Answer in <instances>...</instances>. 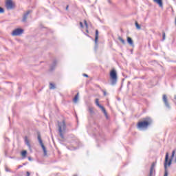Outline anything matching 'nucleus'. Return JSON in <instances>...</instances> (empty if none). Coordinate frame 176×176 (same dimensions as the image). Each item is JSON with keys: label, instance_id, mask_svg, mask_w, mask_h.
Wrapping results in <instances>:
<instances>
[{"label": "nucleus", "instance_id": "nucleus-1", "mask_svg": "<svg viewBox=\"0 0 176 176\" xmlns=\"http://www.w3.org/2000/svg\"><path fill=\"white\" fill-rule=\"evenodd\" d=\"M152 123H153V120H152L151 117H146L143 118L142 121L138 122L137 128L139 130L148 129L149 126H151Z\"/></svg>", "mask_w": 176, "mask_h": 176}, {"label": "nucleus", "instance_id": "nucleus-35", "mask_svg": "<svg viewBox=\"0 0 176 176\" xmlns=\"http://www.w3.org/2000/svg\"><path fill=\"white\" fill-rule=\"evenodd\" d=\"M21 167H23V166H22V165H19V166H18V168H21Z\"/></svg>", "mask_w": 176, "mask_h": 176}, {"label": "nucleus", "instance_id": "nucleus-19", "mask_svg": "<svg viewBox=\"0 0 176 176\" xmlns=\"http://www.w3.org/2000/svg\"><path fill=\"white\" fill-rule=\"evenodd\" d=\"M89 112L90 115H94V109L93 107H89Z\"/></svg>", "mask_w": 176, "mask_h": 176}, {"label": "nucleus", "instance_id": "nucleus-14", "mask_svg": "<svg viewBox=\"0 0 176 176\" xmlns=\"http://www.w3.org/2000/svg\"><path fill=\"white\" fill-rule=\"evenodd\" d=\"M126 41L130 46H134V42L133 41V38H131V37H127Z\"/></svg>", "mask_w": 176, "mask_h": 176}, {"label": "nucleus", "instance_id": "nucleus-34", "mask_svg": "<svg viewBox=\"0 0 176 176\" xmlns=\"http://www.w3.org/2000/svg\"><path fill=\"white\" fill-rule=\"evenodd\" d=\"M28 160H30V161H32V159L31 158V157H28Z\"/></svg>", "mask_w": 176, "mask_h": 176}, {"label": "nucleus", "instance_id": "nucleus-17", "mask_svg": "<svg viewBox=\"0 0 176 176\" xmlns=\"http://www.w3.org/2000/svg\"><path fill=\"white\" fill-rule=\"evenodd\" d=\"M78 100H79V93H77V94L74 96L73 101L74 102H78Z\"/></svg>", "mask_w": 176, "mask_h": 176}, {"label": "nucleus", "instance_id": "nucleus-39", "mask_svg": "<svg viewBox=\"0 0 176 176\" xmlns=\"http://www.w3.org/2000/svg\"><path fill=\"white\" fill-rule=\"evenodd\" d=\"M109 3H111V0H108Z\"/></svg>", "mask_w": 176, "mask_h": 176}, {"label": "nucleus", "instance_id": "nucleus-33", "mask_svg": "<svg viewBox=\"0 0 176 176\" xmlns=\"http://www.w3.org/2000/svg\"><path fill=\"white\" fill-rule=\"evenodd\" d=\"M102 92H103L104 96H107V91L103 90Z\"/></svg>", "mask_w": 176, "mask_h": 176}, {"label": "nucleus", "instance_id": "nucleus-7", "mask_svg": "<svg viewBox=\"0 0 176 176\" xmlns=\"http://www.w3.org/2000/svg\"><path fill=\"white\" fill-rule=\"evenodd\" d=\"M23 32H24V30H23L21 28H16L12 32V36H18L19 35H21V34H23Z\"/></svg>", "mask_w": 176, "mask_h": 176}, {"label": "nucleus", "instance_id": "nucleus-3", "mask_svg": "<svg viewBox=\"0 0 176 176\" xmlns=\"http://www.w3.org/2000/svg\"><path fill=\"white\" fill-rule=\"evenodd\" d=\"M110 81L111 86H116L118 83V73L115 69H111L110 72Z\"/></svg>", "mask_w": 176, "mask_h": 176}, {"label": "nucleus", "instance_id": "nucleus-11", "mask_svg": "<svg viewBox=\"0 0 176 176\" xmlns=\"http://www.w3.org/2000/svg\"><path fill=\"white\" fill-rule=\"evenodd\" d=\"M24 140H25V145H27V146L29 148L30 151H31L32 150L31 144L30 143V140H28V137L25 136Z\"/></svg>", "mask_w": 176, "mask_h": 176}, {"label": "nucleus", "instance_id": "nucleus-10", "mask_svg": "<svg viewBox=\"0 0 176 176\" xmlns=\"http://www.w3.org/2000/svg\"><path fill=\"white\" fill-rule=\"evenodd\" d=\"M56 66H57V60H54L52 64L50 65V70L54 71V69H56Z\"/></svg>", "mask_w": 176, "mask_h": 176}, {"label": "nucleus", "instance_id": "nucleus-41", "mask_svg": "<svg viewBox=\"0 0 176 176\" xmlns=\"http://www.w3.org/2000/svg\"><path fill=\"white\" fill-rule=\"evenodd\" d=\"M76 149H77V148H76V147H74V150H76Z\"/></svg>", "mask_w": 176, "mask_h": 176}, {"label": "nucleus", "instance_id": "nucleus-42", "mask_svg": "<svg viewBox=\"0 0 176 176\" xmlns=\"http://www.w3.org/2000/svg\"><path fill=\"white\" fill-rule=\"evenodd\" d=\"M175 104H176V102L175 101Z\"/></svg>", "mask_w": 176, "mask_h": 176}, {"label": "nucleus", "instance_id": "nucleus-27", "mask_svg": "<svg viewBox=\"0 0 176 176\" xmlns=\"http://www.w3.org/2000/svg\"><path fill=\"white\" fill-rule=\"evenodd\" d=\"M0 13H5V10L2 7H0Z\"/></svg>", "mask_w": 176, "mask_h": 176}, {"label": "nucleus", "instance_id": "nucleus-22", "mask_svg": "<svg viewBox=\"0 0 176 176\" xmlns=\"http://www.w3.org/2000/svg\"><path fill=\"white\" fill-rule=\"evenodd\" d=\"M155 167H156V162H153L151 166L150 170H155Z\"/></svg>", "mask_w": 176, "mask_h": 176}, {"label": "nucleus", "instance_id": "nucleus-9", "mask_svg": "<svg viewBox=\"0 0 176 176\" xmlns=\"http://www.w3.org/2000/svg\"><path fill=\"white\" fill-rule=\"evenodd\" d=\"M162 100L166 108L170 109V104H168V100H167V96L163 95Z\"/></svg>", "mask_w": 176, "mask_h": 176}, {"label": "nucleus", "instance_id": "nucleus-40", "mask_svg": "<svg viewBox=\"0 0 176 176\" xmlns=\"http://www.w3.org/2000/svg\"><path fill=\"white\" fill-rule=\"evenodd\" d=\"M174 98H175V100H176V95H175Z\"/></svg>", "mask_w": 176, "mask_h": 176}, {"label": "nucleus", "instance_id": "nucleus-37", "mask_svg": "<svg viewBox=\"0 0 176 176\" xmlns=\"http://www.w3.org/2000/svg\"><path fill=\"white\" fill-rule=\"evenodd\" d=\"M86 32H87V34H89V29H87V30H86Z\"/></svg>", "mask_w": 176, "mask_h": 176}, {"label": "nucleus", "instance_id": "nucleus-20", "mask_svg": "<svg viewBox=\"0 0 176 176\" xmlns=\"http://www.w3.org/2000/svg\"><path fill=\"white\" fill-rule=\"evenodd\" d=\"M118 39L120 40V41L122 43V45H126V41H124V39H123V38L119 36Z\"/></svg>", "mask_w": 176, "mask_h": 176}, {"label": "nucleus", "instance_id": "nucleus-18", "mask_svg": "<svg viewBox=\"0 0 176 176\" xmlns=\"http://www.w3.org/2000/svg\"><path fill=\"white\" fill-rule=\"evenodd\" d=\"M54 89H56V85L50 82V90H54Z\"/></svg>", "mask_w": 176, "mask_h": 176}, {"label": "nucleus", "instance_id": "nucleus-23", "mask_svg": "<svg viewBox=\"0 0 176 176\" xmlns=\"http://www.w3.org/2000/svg\"><path fill=\"white\" fill-rule=\"evenodd\" d=\"M135 25L138 30H141V25H140V24H138V22L135 21Z\"/></svg>", "mask_w": 176, "mask_h": 176}, {"label": "nucleus", "instance_id": "nucleus-2", "mask_svg": "<svg viewBox=\"0 0 176 176\" xmlns=\"http://www.w3.org/2000/svg\"><path fill=\"white\" fill-rule=\"evenodd\" d=\"M58 133L60 138L63 140L64 134L67 129V124H65V121L63 120V122H58Z\"/></svg>", "mask_w": 176, "mask_h": 176}, {"label": "nucleus", "instance_id": "nucleus-6", "mask_svg": "<svg viewBox=\"0 0 176 176\" xmlns=\"http://www.w3.org/2000/svg\"><path fill=\"white\" fill-rule=\"evenodd\" d=\"M6 8L8 10H12V9H14V4H13V1L7 0L6 2Z\"/></svg>", "mask_w": 176, "mask_h": 176}, {"label": "nucleus", "instance_id": "nucleus-30", "mask_svg": "<svg viewBox=\"0 0 176 176\" xmlns=\"http://www.w3.org/2000/svg\"><path fill=\"white\" fill-rule=\"evenodd\" d=\"M80 27H81V28H83V23L80 22Z\"/></svg>", "mask_w": 176, "mask_h": 176}, {"label": "nucleus", "instance_id": "nucleus-38", "mask_svg": "<svg viewBox=\"0 0 176 176\" xmlns=\"http://www.w3.org/2000/svg\"><path fill=\"white\" fill-rule=\"evenodd\" d=\"M86 36H88L89 38H90V36L87 34H85Z\"/></svg>", "mask_w": 176, "mask_h": 176}, {"label": "nucleus", "instance_id": "nucleus-16", "mask_svg": "<svg viewBox=\"0 0 176 176\" xmlns=\"http://www.w3.org/2000/svg\"><path fill=\"white\" fill-rule=\"evenodd\" d=\"M99 108L102 110L104 116H106V118H108V113H107V110L105 109V107H104V106H101Z\"/></svg>", "mask_w": 176, "mask_h": 176}, {"label": "nucleus", "instance_id": "nucleus-8", "mask_svg": "<svg viewBox=\"0 0 176 176\" xmlns=\"http://www.w3.org/2000/svg\"><path fill=\"white\" fill-rule=\"evenodd\" d=\"M32 11V10H28L23 16L22 19V23H27V19H28V15L30 13H31Z\"/></svg>", "mask_w": 176, "mask_h": 176}, {"label": "nucleus", "instance_id": "nucleus-24", "mask_svg": "<svg viewBox=\"0 0 176 176\" xmlns=\"http://www.w3.org/2000/svg\"><path fill=\"white\" fill-rule=\"evenodd\" d=\"M96 104L97 107H98L99 108L102 107V105H101L100 104V102H98V99H96Z\"/></svg>", "mask_w": 176, "mask_h": 176}, {"label": "nucleus", "instance_id": "nucleus-36", "mask_svg": "<svg viewBox=\"0 0 176 176\" xmlns=\"http://www.w3.org/2000/svg\"><path fill=\"white\" fill-rule=\"evenodd\" d=\"M68 8H69V6H66V10H68Z\"/></svg>", "mask_w": 176, "mask_h": 176}, {"label": "nucleus", "instance_id": "nucleus-25", "mask_svg": "<svg viewBox=\"0 0 176 176\" xmlns=\"http://www.w3.org/2000/svg\"><path fill=\"white\" fill-rule=\"evenodd\" d=\"M84 24L86 27V29L89 30V25L87 24V21L86 20L84 21Z\"/></svg>", "mask_w": 176, "mask_h": 176}, {"label": "nucleus", "instance_id": "nucleus-29", "mask_svg": "<svg viewBox=\"0 0 176 176\" xmlns=\"http://www.w3.org/2000/svg\"><path fill=\"white\" fill-rule=\"evenodd\" d=\"M175 155V150H173L172 152V155H171V159H173V157H174V155Z\"/></svg>", "mask_w": 176, "mask_h": 176}, {"label": "nucleus", "instance_id": "nucleus-32", "mask_svg": "<svg viewBox=\"0 0 176 176\" xmlns=\"http://www.w3.org/2000/svg\"><path fill=\"white\" fill-rule=\"evenodd\" d=\"M26 174H27L26 176H30V175H31V173H30V172H28V171L26 172Z\"/></svg>", "mask_w": 176, "mask_h": 176}, {"label": "nucleus", "instance_id": "nucleus-4", "mask_svg": "<svg viewBox=\"0 0 176 176\" xmlns=\"http://www.w3.org/2000/svg\"><path fill=\"white\" fill-rule=\"evenodd\" d=\"M171 162H172L171 159L169 160L168 161V153H166L165 155V162H164L165 171H164V176H168V172L167 171V164L168 166H171Z\"/></svg>", "mask_w": 176, "mask_h": 176}, {"label": "nucleus", "instance_id": "nucleus-12", "mask_svg": "<svg viewBox=\"0 0 176 176\" xmlns=\"http://www.w3.org/2000/svg\"><path fill=\"white\" fill-rule=\"evenodd\" d=\"M95 45L97 46V44L98 43V30H96L95 33Z\"/></svg>", "mask_w": 176, "mask_h": 176}, {"label": "nucleus", "instance_id": "nucleus-13", "mask_svg": "<svg viewBox=\"0 0 176 176\" xmlns=\"http://www.w3.org/2000/svg\"><path fill=\"white\" fill-rule=\"evenodd\" d=\"M153 1L157 3L160 8H163V0H153Z\"/></svg>", "mask_w": 176, "mask_h": 176}, {"label": "nucleus", "instance_id": "nucleus-28", "mask_svg": "<svg viewBox=\"0 0 176 176\" xmlns=\"http://www.w3.org/2000/svg\"><path fill=\"white\" fill-rule=\"evenodd\" d=\"M153 169H150V173H149V175H148V176H152V175H153Z\"/></svg>", "mask_w": 176, "mask_h": 176}, {"label": "nucleus", "instance_id": "nucleus-5", "mask_svg": "<svg viewBox=\"0 0 176 176\" xmlns=\"http://www.w3.org/2000/svg\"><path fill=\"white\" fill-rule=\"evenodd\" d=\"M37 138L38 140V142L43 151L44 156H47V150H46V147L43 144V142L42 141V138H41V134H38Z\"/></svg>", "mask_w": 176, "mask_h": 176}, {"label": "nucleus", "instance_id": "nucleus-31", "mask_svg": "<svg viewBox=\"0 0 176 176\" xmlns=\"http://www.w3.org/2000/svg\"><path fill=\"white\" fill-rule=\"evenodd\" d=\"M83 76H85V78H89V75L86 74H82Z\"/></svg>", "mask_w": 176, "mask_h": 176}, {"label": "nucleus", "instance_id": "nucleus-21", "mask_svg": "<svg viewBox=\"0 0 176 176\" xmlns=\"http://www.w3.org/2000/svg\"><path fill=\"white\" fill-rule=\"evenodd\" d=\"M21 156L25 157L27 156V151L24 150L21 152Z\"/></svg>", "mask_w": 176, "mask_h": 176}, {"label": "nucleus", "instance_id": "nucleus-15", "mask_svg": "<svg viewBox=\"0 0 176 176\" xmlns=\"http://www.w3.org/2000/svg\"><path fill=\"white\" fill-rule=\"evenodd\" d=\"M99 108L102 110L104 116H106V118H108V113H107V110L105 109V107H104V106H101Z\"/></svg>", "mask_w": 176, "mask_h": 176}, {"label": "nucleus", "instance_id": "nucleus-26", "mask_svg": "<svg viewBox=\"0 0 176 176\" xmlns=\"http://www.w3.org/2000/svg\"><path fill=\"white\" fill-rule=\"evenodd\" d=\"M166 39V32H162V41H164Z\"/></svg>", "mask_w": 176, "mask_h": 176}]
</instances>
